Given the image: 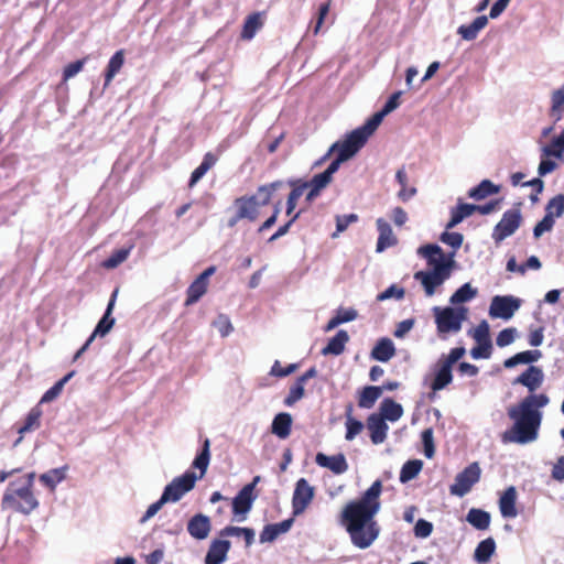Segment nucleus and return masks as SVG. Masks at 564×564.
<instances>
[{
  "label": "nucleus",
  "mask_w": 564,
  "mask_h": 564,
  "mask_svg": "<svg viewBox=\"0 0 564 564\" xmlns=\"http://www.w3.org/2000/svg\"><path fill=\"white\" fill-rule=\"evenodd\" d=\"M544 382V372L540 367L530 366L513 381V384H522L530 391L519 404L508 409V415L513 420L510 430L503 433V442L528 444L536 440L541 424L542 413L538 410L549 404L546 394H534Z\"/></svg>",
  "instance_id": "1"
},
{
  "label": "nucleus",
  "mask_w": 564,
  "mask_h": 564,
  "mask_svg": "<svg viewBox=\"0 0 564 564\" xmlns=\"http://www.w3.org/2000/svg\"><path fill=\"white\" fill-rule=\"evenodd\" d=\"M381 491L382 482L376 480L360 499L347 503L341 512L351 542L359 549L369 547L379 535L375 516L380 510Z\"/></svg>",
  "instance_id": "2"
},
{
  "label": "nucleus",
  "mask_w": 564,
  "mask_h": 564,
  "mask_svg": "<svg viewBox=\"0 0 564 564\" xmlns=\"http://www.w3.org/2000/svg\"><path fill=\"white\" fill-rule=\"evenodd\" d=\"M417 253L426 260L427 267L415 272L414 279L421 283L425 296L432 297L451 278L455 265V252L446 254L437 245H425L417 249Z\"/></svg>",
  "instance_id": "3"
},
{
  "label": "nucleus",
  "mask_w": 564,
  "mask_h": 564,
  "mask_svg": "<svg viewBox=\"0 0 564 564\" xmlns=\"http://www.w3.org/2000/svg\"><path fill=\"white\" fill-rule=\"evenodd\" d=\"M360 149L361 147L348 134L343 141L335 142L322 158L321 162L326 161L333 152H338V156L323 173L315 175L310 182H306L308 184L307 188H310L306 200H314L319 195L321 191L327 187L332 182V177L334 173L338 171L340 164L352 158Z\"/></svg>",
  "instance_id": "4"
},
{
  "label": "nucleus",
  "mask_w": 564,
  "mask_h": 564,
  "mask_svg": "<svg viewBox=\"0 0 564 564\" xmlns=\"http://www.w3.org/2000/svg\"><path fill=\"white\" fill-rule=\"evenodd\" d=\"M282 185V182H273L260 186L254 195L243 196L237 198L229 212L231 216L228 219V226L235 227L240 220L254 221L260 213V209L268 205L273 193Z\"/></svg>",
  "instance_id": "5"
},
{
  "label": "nucleus",
  "mask_w": 564,
  "mask_h": 564,
  "mask_svg": "<svg viewBox=\"0 0 564 564\" xmlns=\"http://www.w3.org/2000/svg\"><path fill=\"white\" fill-rule=\"evenodd\" d=\"M40 506L34 491L26 486L12 480L8 484L1 498V509L24 516L31 514Z\"/></svg>",
  "instance_id": "6"
},
{
  "label": "nucleus",
  "mask_w": 564,
  "mask_h": 564,
  "mask_svg": "<svg viewBox=\"0 0 564 564\" xmlns=\"http://www.w3.org/2000/svg\"><path fill=\"white\" fill-rule=\"evenodd\" d=\"M435 324L440 336L460 332L463 323L467 319L468 308L465 306H435L433 308Z\"/></svg>",
  "instance_id": "7"
},
{
  "label": "nucleus",
  "mask_w": 564,
  "mask_h": 564,
  "mask_svg": "<svg viewBox=\"0 0 564 564\" xmlns=\"http://www.w3.org/2000/svg\"><path fill=\"white\" fill-rule=\"evenodd\" d=\"M401 95V91L392 94L389 100L386 102V105L379 112L375 113L365 122L364 126L352 130L350 133H348V135L352 140H355V142L358 143V145L362 148L368 141V139L378 129L383 118L400 106Z\"/></svg>",
  "instance_id": "8"
},
{
  "label": "nucleus",
  "mask_w": 564,
  "mask_h": 564,
  "mask_svg": "<svg viewBox=\"0 0 564 564\" xmlns=\"http://www.w3.org/2000/svg\"><path fill=\"white\" fill-rule=\"evenodd\" d=\"M199 479L197 475L187 470L182 476L174 478L163 490V500L172 503L180 501L187 492L194 487L196 481Z\"/></svg>",
  "instance_id": "9"
},
{
  "label": "nucleus",
  "mask_w": 564,
  "mask_h": 564,
  "mask_svg": "<svg viewBox=\"0 0 564 564\" xmlns=\"http://www.w3.org/2000/svg\"><path fill=\"white\" fill-rule=\"evenodd\" d=\"M315 497V488L305 478L296 481L292 496V514L299 517L305 512Z\"/></svg>",
  "instance_id": "10"
},
{
  "label": "nucleus",
  "mask_w": 564,
  "mask_h": 564,
  "mask_svg": "<svg viewBox=\"0 0 564 564\" xmlns=\"http://www.w3.org/2000/svg\"><path fill=\"white\" fill-rule=\"evenodd\" d=\"M521 301L512 295H496L489 306V315L492 318L508 321L520 308Z\"/></svg>",
  "instance_id": "11"
},
{
  "label": "nucleus",
  "mask_w": 564,
  "mask_h": 564,
  "mask_svg": "<svg viewBox=\"0 0 564 564\" xmlns=\"http://www.w3.org/2000/svg\"><path fill=\"white\" fill-rule=\"evenodd\" d=\"M480 473L481 470L477 463L467 466L456 476L455 482L449 488L451 494L457 497H464L469 492L471 487L478 482Z\"/></svg>",
  "instance_id": "12"
},
{
  "label": "nucleus",
  "mask_w": 564,
  "mask_h": 564,
  "mask_svg": "<svg viewBox=\"0 0 564 564\" xmlns=\"http://www.w3.org/2000/svg\"><path fill=\"white\" fill-rule=\"evenodd\" d=\"M521 213L519 209L507 210L501 220L496 225L492 231V239L496 243H500L506 238L513 235L521 224Z\"/></svg>",
  "instance_id": "13"
},
{
  "label": "nucleus",
  "mask_w": 564,
  "mask_h": 564,
  "mask_svg": "<svg viewBox=\"0 0 564 564\" xmlns=\"http://www.w3.org/2000/svg\"><path fill=\"white\" fill-rule=\"evenodd\" d=\"M257 496L252 494V486H245L232 500L234 521L243 522Z\"/></svg>",
  "instance_id": "14"
},
{
  "label": "nucleus",
  "mask_w": 564,
  "mask_h": 564,
  "mask_svg": "<svg viewBox=\"0 0 564 564\" xmlns=\"http://www.w3.org/2000/svg\"><path fill=\"white\" fill-rule=\"evenodd\" d=\"M215 267H209L192 282L186 291V306L195 304L203 295L206 294L209 285V278L215 273Z\"/></svg>",
  "instance_id": "15"
},
{
  "label": "nucleus",
  "mask_w": 564,
  "mask_h": 564,
  "mask_svg": "<svg viewBox=\"0 0 564 564\" xmlns=\"http://www.w3.org/2000/svg\"><path fill=\"white\" fill-rule=\"evenodd\" d=\"M210 530V519L203 513L195 514L187 523V532L196 540H205L209 535Z\"/></svg>",
  "instance_id": "16"
},
{
  "label": "nucleus",
  "mask_w": 564,
  "mask_h": 564,
  "mask_svg": "<svg viewBox=\"0 0 564 564\" xmlns=\"http://www.w3.org/2000/svg\"><path fill=\"white\" fill-rule=\"evenodd\" d=\"M315 462L318 466L332 470L336 475H341L348 470V463L343 454L333 456L318 453Z\"/></svg>",
  "instance_id": "17"
},
{
  "label": "nucleus",
  "mask_w": 564,
  "mask_h": 564,
  "mask_svg": "<svg viewBox=\"0 0 564 564\" xmlns=\"http://www.w3.org/2000/svg\"><path fill=\"white\" fill-rule=\"evenodd\" d=\"M518 499V492L516 487H508L499 498V510L503 518L513 519L518 516L516 502Z\"/></svg>",
  "instance_id": "18"
},
{
  "label": "nucleus",
  "mask_w": 564,
  "mask_h": 564,
  "mask_svg": "<svg viewBox=\"0 0 564 564\" xmlns=\"http://www.w3.org/2000/svg\"><path fill=\"white\" fill-rule=\"evenodd\" d=\"M230 546L231 544L228 540H214L206 554L205 564L224 563L227 558Z\"/></svg>",
  "instance_id": "19"
},
{
  "label": "nucleus",
  "mask_w": 564,
  "mask_h": 564,
  "mask_svg": "<svg viewBox=\"0 0 564 564\" xmlns=\"http://www.w3.org/2000/svg\"><path fill=\"white\" fill-rule=\"evenodd\" d=\"M367 427L370 431V437L373 444L384 442L389 427L381 416L371 414L367 420Z\"/></svg>",
  "instance_id": "20"
},
{
  "label": "nucleus",
  "mask_w": 564,
  "mask_h": 564,
  "mask_svg": "<svg viewBox=\"0 0 564 564\" xmlns=\"http://www.w3.org/2000/svg\"><path fill=\"white\" fill-rule=\"evenodd\" d=\"M488 24L487 15H478L470 24H463L457 29V34L465 41H474L480 31Z\"/></svg>",
  "instance_id": "21"
},
{
  "label": "nucleus",
  "mask_w": 564,
  "mask_h": 564,
  "mask_svg": "<svg viewBox=\"0 0 564 564\" xmlns=\"http://www.w3.org/2000/svg\"><path fill=\"white\" fill-rule=\"evenodd\" d=\"M453 380L452 367L438 359L434 368V379L431 383L433 391H440L448 386Z\"/></svg>",
  "instance_id": "22"
},
{
  "label": "nucleus",
  "mask_w": 564,
  "mask_h": 564,
  "mask_svg": "<svg viewBox=\"0 0 564 564\" xmlns=\"http://www.w3.org/2000/svg\"><path fill=\"white\" fill-rule=\"evenodd\" d=\"M377 229L379 231V238L377 242V251L381 252L384 249L395 245L397 239L392 232L390 225L383 219L379 218L376 221Z\"/></svg>",
  "instance_id": "23"
},
{
  "label": "nucleus",
  "mask_w": 564,
  "mask_h": 564,
  "mask_svg": "<svg viewBox=\"0 0 564 564\" xmlns=\"http://www.w3.org/2000/svg\"><path fill=\"white\" fill-rule=\"evenodd\" d=\"M293 524V519L284 520L280 523L268 524L260 534V542H273L279 535L286 533Z\"/></svg>",
  "instance_id": "24"
},
{
  "label": "nucleus",
  "mask_w": 564,
  "mask_h": 564,
  "mask_svg": "<svg viewBox=\"0 0 564 564\" xmlns=\"http://www.w3.org/2000/svg\"><path fill=\"white\" fill-rule=\"evenodd\" d=\"M116 294H117V291L112 294V297L111 300L109 301L108 303V306H107V310L102 316V318L98 322L95 330L93 332V334L89 336V337H93V340L97 337V336H100V337H104L105 335H107L110 329L112 328L113 324H115V318L111 317V313H112V308H113V305H115V299H116Z\"/></svg>",
  "instance_id": "25"
},
{
  "label": "nucleus",
  "mask_w": 564,
  "mask_h": 564,
  "mask_svg": "<svg viewBox=\"0 0 564 564\" xmlns=\"http://www.w3.org/2000/svg\"><path fill=\"white\" fill-rule=\"evenodd\" d=\"M395 355V347L390 338H381L372 348L371 357L378 361L387 362Z\"/></svg>",
  "instance_id": "26"
},
{
  "label": "nucleus",
  "mask_w": 564,
  "mask_h": 564,
  "mask_svg": "<svg viewBox=\"0 0 564 564\" xmlns=\"http://www.w3.org/2000/svg\"><path fill=\"white\" fill-rule=\"evenodd\" d=\"M292 416L289 413H279L272 421L271 431L280 438H286L290 435Z\"/></svg>",
  "instance_id": "27"
},
{
  "label": "nucleus",
  "mask_w": 564,
  "mask_h": 564,
  "mask_svg": "<svg viewBox=\"0 0 564 564\" xmlns=\"http://www.w3.org/2000/svg\"><path fill=\"white\" fill-rule=\"evenodd\" d=\"M496 551V542L492 538H487L478 543L475 553L474 560L478 564H486L490 561L491 556Z\"/></svg>",
  "instance_id": "28"
},
{
  "label": "nucleus",
  "mask_w": 564,
  "mask_h": 564,
  "mask_svg": "<svg viewBox=\"0 0 564 564\" xmlns=\"http://www.w3.org/2000/svg\"><path fill=\"white\" fill-rule=\"evenodd\" d=\"M476 212V205L473 204H458L451 212V219L446 225V229L454 228L459 223H462L465 218L471 216Z\"/></svg>",
  "instance_id": "29"
},
{
  "label": "nucleus",
  "mask_w": 564,
  "mask_h": 564,
  "mask_svg": "<svg viewBox=\"0 0 564 564\" xmlns=\"http://www.w3.org/2000/svg\"><path fill=\"white\" fill-rule=\"evenodd\" d=\"M66 470L67 467L50 469L40 476V481L51 491H54L57 485L66 478Z\"/></svg>",
  "instance_id": "30"
},
{
  "label": "nucleus",
  "mask_w": 564,
  "mask_h": 564,
  "mask_svg": "<svg viewBox=\"0 0 564 564\" xmlns=\"http://www.w3.org/2000/svg\"><path fill=\"white\" fill-rule=\"evenodd\" d=\"M349 340V336L346 330H339L327 344L326 347L323 348L322 354L324 356L327 355H334L338 356L340 355L344 349L345 345Z\"/></svg>",
  "instance_id": "31"
},
{
  "label": "nucleus",
  "mask_w": 564,
  "mask_h": 564,
  "mask_svg": "<svg viewBox=\"0 0 564 564\" xmlns=\"http://www.w3.org/2000/svg\"><path fill=\"white\" fill-rule=\"evenodd\" d=\"M542 156L561 159L564 154V130L552 139L550 143L541 145Z\"/></svg>",
  "instance_id": "32"
},
{
  "label": "nucleus",
  "mask_w": 564,
  "mask_h": 564,
  "mask_svg": "<svg viewBox=\"0 0 564 564\" xmlns=\"http://www.w3.org/2000/svg\"><path fill=\"white\" fill-rule=\"evenodd\" d=\"M380 415L384 421L395 422L403 415V408L401 404L391 399H384L380 405Z\"/></svg>",
  "instance_id": "33"
},
{
  "label": "nucleus",
  "mask_w": 564,
  "mask_h": 564,
  "mask_svg": "<svg viewBox=\"0 0 564 564\" xmlns=\"http://www.w3.org/2000/svg\"><path fill=\"white\" fill-rule=\"evenodd\" d=\"M466 521L477 530H486L490 524V514L481 509L471 508Z\"/></svg>",
  "instance_id": "34"
},
{
  "label": "nucleus",
  "mask_w": 564,
  "mask_h": 564,
  "mask_svg": "<svg viewBox=\"0 0 564 564\" xmlns=\"http://www.w3.org/2000/svg\"><path fill=\"white\" fill-rule=\"evenodd\" d=\"M395 180L400 185L398 198L402 202H408L416 194V188L408 185V175L404 169H400L395 173Z\"/></svg>",
  "instance_id": "35"
},
{
  "label": "nucleus",
  "mask_w": 564,
  "mask_h": 564,
  "mask_svg": "<svg viewBox=\"0 0 564 564\" xmlns=\"http://www.w3.org/2000/svg\"><path fill=\"white\" fill-rule=\"evenodd\" d=\"M382 388L369 386L364 388L359 394L358 405L364 409H370L376 401L381 397Z\"/></svg>",
  "instance_id": "36"
},
{
  "label": "nucleus",
  "mask_w": 564,
  "mask_h": 564,
  "mask_svg": "<svg viewBox=\"0 0 564 564\" xmlns=\"http://www.w3.org/2000/svg\"><path fill=\"white\" fill-rule=\"evenodd\" d=\"M551 104V117L560 121L564 117V84L552 93Z\"/></svg>",
  "instance_id": "37"
},
{
  "label": "nucleus",
  "mask_w": 564,
  "mask_h": 564,
  "mask_svg": "<svg viewBox=\"0 0 564 564\" xmlns=\"http://www.w3.org/2000/svg\"><path fill=\"white\" fill-rule=\"evenodd\" d=\"M541 358V351L539 350H527L514 355L511 358L505 360L503 365L506 368H512L519 364H531L538 361Z\"/></svg>",
  "instance_id": "38"
},
{
  "label": "nucleus",
  "mask_w": 564,
  "mask_h": 564,
  "mask_svg": "<svg viewBox=\"0 0 564 564\" xmlns=\"http://www.w3.org/2000/svg\"><path fill=\"white\" fill-rule=\"evenodd\" d=\"M293 186L292 192L290 193L286 202V215L293 216V212L296 207L299 198L304 194L305 189H307V183H301L300 181L290 182Z\"/></svg>",
  "instance_id": "39"
},
{
  "label": "nucleus",
  "mask_w": 564,
  "mask_h": 564,
  "mask_svg": "<svg viewBox=\"0 0 564 564\" xmlns=\"http://www.w3.org/2000/svg\"><path fill=\"white\" fill-rule=\"evenodd\" d=\"M478 294L476 288H473L470 283L463 284L449 299L452 305H458L466 303L475 299Z\"/></svg>",
  "instance_id": "40"
},
{
  "label": "nucleus",
  "mask_w": 564,
  "mask_h": 564,
  "mask_svg": "<svg viewBox=\"0 0 564 564\" xmlns=\"http://www.w3.org/2000/svg\"><path fill=\"white\" fill-rule=\"evenodd\" d=\"M346 435L347 441H352L362 430L364 424L352 416V405L346 408Z\"/></svg>",
  "instance_id": "41"
},
{
  "label": "nucleus",
  "mask_w": 564,
  "mask_h": 564,
  "mask_svg": "<svg viewBox=\"0 0 564 564\" xmlns=\"http://www.w3.org/2000/svg\"><path fill=\"white\" fill-rule=\"evenodd\" d=\"M74 371H70L62 379H59L52 388H50L41 398L40 403H50L57 399L62 393L65 384L73 378Z\"/></svg>",
  "instance_id": "42"
},
{
  "label": "nucleus",
  "mask_w": 564,
  "mask_h": 564,
  "mask_svg": "<svg viewBox=\"0 0 564 564\" xmlns=\"http://www.w3.org/2000/svg\"><path fill=\"white\" fill-rule=\"evenodd\" d=\"M123 63H124V55H123V51L120 50V51L116 52L115 55L109 61L107 72L105 75V86H108L111 83L113 77L121 69Z\"/></svg>",
  "instance_id": "43"
},
{
  "label": "nucleus",
  "mask_w": 564,
  "mask_h": 564,
  "mask_svg": "<svg viewBox=\"0 0 564 564\" xmlns=\"http://www.w3.org/2000/svg\"><path fill=\"white\" fill-rule=\"evenodd\" d=\"M499 192V187L488 180H484L480 184L468 192V196L474 199H484L491 194Z\"/></svg>",
  "instance_id": "44"
},
{
  "label": "nucleus",
  "mask_w": 564,
  "mask_h": 564,
  "mask_svg": "<svg viewBox=\"0 0 564 564\" xmlns=\"http://www.w3.org/2000/svg\"><path fill=\"white\" fill-rule=\"evenodd\" d=\"M261 15L259 13L250 15L245 22L241 37L245 40H251L256 35V33L261 29Z\"/></svg>",
  "instance_id": "45"
},
{
  "label": "nucleus",
  "mask_w": 564,
  "mask_h": 564,
  "mask_svg": "<svg viewBox=\"0 0 564 564\" xmlns=\"http://www.w3.org/2000/svg\"><path fill=\"white\" fill-rule=\"evenodd\" d=\"M131 250L132 246L116 250L107 260L102 262V267L106 269L117 268L128 259Z\"/></svg>",
  "instance_id": "46"
},
{
  "label": "nucleus",
  "mask_w": 564,
  "mask_h": 564,
  "mask_svg": "<svg viewBox=\"0 0 564 564\" xmlns=\"http://www.w3.org/2000/svg\"><path fill=\"white\" fill-rule=\"evenodd\" d=\"M422 465V462L416 459L406 462L401 469L400 481L408 482L411 479L415 478L417 474L421 471Z\"/></svg>",
  "instance_id": "47"
},
{
  "label": "nucleus",
  "mask_w": 564,
  "mask_h": 564,
  "mask_svg": "<svg viewBox=\"0 0 564 564\" xmlns=\"http://www.w3.org/2000/svg\"><path fill=\"white\" fill-rule=\"evenodd\" d=\"M209 440H205L202 453L197 455L193 462V466L200 470L199 475H197L199 479L203 478V476L205 475L209 464Z\"/></svg>",
  "instance_id": "48"
},
{
  "label": "nucleus",
  "mask_w": 564,
  "mask_h": 564,
  "mask_svg": "<svg viewBox=\"0 0 564 564\" xmlns=\"http://www.w3.org/2000/svg\"><path fill=\"white\" fill-rule=\"evenodd\" d=\"M305 395V384L296 379L294 384L290 387L289 393L284 399V404L286 406L294 405L297 401H300Z\"/></svg>",
  "instance_id": "49"
},
{
  "label": "nucleus",
  "mask_w": 564,
  "mask_h": 564,
  "mask_svg": "<svg viewBox=\"0 0 564 564\" xmlns=\"http://www.w3.org/2000/svg\"><path fill=\"white\" fill-rule=\"evenodd\" d=\"M41 416H42V411L37 406L33 408L29 412L23 426L20 427L19 433L24 434V433H28V432H31V431L37 429L40 426Z\"/></svg>",
  "instance_id": "50"
},
{
  "label": "nucleus",
  "mask_w": 564,
  "mask_h": 564,
  "mask_svg": "<svg viewBox=\"0 0 564 564\" xmlns=\"http://www.w3.org/2000/svg\"><path fill=\"white\" fill-rule=\"evenodd\" d=\"M546 215L552 217H561L564 214V195L558 194L551 198L545 207Z\"/></svg>",
  "instance_id": "51"
},
{
  "label": "nucleus",
  "mask_w": 564,
  "mask_h": 564,
  "mask_svg": "<svg viewBox=\"0 0 564 564\" xmlns=\"http://www.w3.org/2000/svg\"><path fill=\"white\" fill-rule=\"evenodd\" d=\"M212 325L218 330L221 337L229 336L234 330L230 318L225 314H218Z\"/></svg>",
  "instance_id": "52"
},
{
  "label": "nucleus",
  "mask_w": 564,
  "mask_h": 564,
  "mask_svg": "<svg viewBox=\"0 0 564 564\" xmlns=\"http://www.w3.org/2000/svg\"><path fill=\"white\" fill-rule=\"evenodd\" d=\"M358 216L356 214L343 215L336 217V231L333 234V238H336L340 232L345 231L347 227L356 223Z\"/></svg>",
  "instance_id": "53"
},
{
  "label": "nucleus",
  "mask_w": 564,
  "mask_h": 564,
  "mask_svg": "<svg viewBox=\"0 0 564 564\" xmlns=\"http://www.w3.org/2000/svg\"><path fill=\"white\" fill-rule=\"evenodd\" d=\"M464 237L459 232L445 231L441 236V241L452 247L454 250L460 248Z\"/></svg>",
  "instance_id": "54"
},
{
  "label": "nucleus",
  "mask_w": 564,
  "mask_h": 564,
  "mask_svg": "<svg viewBox=\"0 0 564 564\" xmlns=\"http://www.w3.org/2000/svg\"><path fill=\"white\" fill-rule=\"evenodd\" d=\"M299 368L297 364H290L286 368H282L279 360H275L271 367L270 375L283 378L293 373Z\"/></svg>",
  "instance_id": "55"
},
{
  "label": "nucleus",
  "mask_w": 564,
  "mask_h": 564,
  "mask_svg": "<svg viewBox=\"0 0 564 564\" xmlns=\"http://www.w3.org/2000/svg\"><path fill=\"white\" fill-rule=\"evenodd\" d=\"M554 223L555 220L545 214L543 219L539 221L533 229L534 237L540 238L544 232L551 231Z\"/></svg>",
  "instance_id": "56"
},
{
  "label": "nucleus",
  "mask_w": 564,
  "mask_h": 564,
  "mask_svg": "<svg viewBox=\"0 0 564 564\" xmlns=\"http://www.w3.org/2000/svg\"><path fill=\"white\" fill-rule=\"evenodd\" d=\"M404 296V290L402 288H398L397 285L389 286L386 291L378 294L377 300L380 302L387 301L389 299L401 300Z\"/></svg>",
  "instance_id": "57"
},
{
  "label": "nucleus",
  "mask_w": 564,
  "mask_h": 564,
  "mask_svg": "<svg viewBox=\"0 0 564 564\" xmlns=\"http://www.w3.org/2000/svg\"><path fill=\"white\" fill-rule=\"evenodd\" d=\"M474 339L477 343H490L489 338V325L486 321H482L474 330Z\"/></svg>",
  "instance_id": "58"
},
{
  "label": "nucleus",
  "mask_w": 564,
  "mask_h": 564,
  "mask_svg": "<svg viewBox=\"0 0 564 564\" xmlns=\"http://www.w3.org/2000/svg\"><path fill=\"white\" fill-rule=\"evenodd\" d=\"M86 61H87V57L68 64L64 69L63 79L68 80L72 77H74L75 75H77L83 69Z\"/></svg>",
  "instance_id": "59"
},
{
  "label": "nucleus",
  "mask_w": 564,
  "mask_h": 564,
  "mask_svg": "<svg viewBox=\"0 0 564 564\" xmlns=\"http://www.w3.org/2000/svg\"><path fill=\"white\" fill-rule=\"evenodd\" d=\"M516 338V329L514 328H506L499 333L497 336L496 343L499 347H506L514 341Z\"/></svg>",
  "instance_id": "60"
},
{
  "label": "nucleus",
  "mask_w": 564,
  "mask_h": 564,
  "mask_svg": "<svg viewBox=\"0 0 564 564\" xmlns=\"http://www.w3.org/2000/svg\"><path fill=\"white\" fill-rule=\"evenodd\" d=\"M432 531V523L423 519H420L414 527V534L416 538H427L431 535Z\"/></svg>",
  "instance_id": "61"
},
{
  "label": "nucleus",
  "mask_w": 564,
  "mask_h": 564,
  "mask_svg": "<svg viewBox=\"0 0 564 564\" xmlns=\"http://www.w3.org/2000/svg\"><path fill=\"white\" fill-rule=\"evenodd\" d=\"M165 503H167V501H164L163 500V496H161V498L156 502H154V503H152V505H150L148 507L145 513L140 519V522L141 523H145L147 521H149L151 518H153L161 510V508Z\"/></svg>",
  "instance_id": "62"
},
{
  "label": "nucleus",
  "mask_w": 564,
  "mask_h": 564,
  "mask_svg": "<svg viewBox=\"0 0 564 564\" xmlns=\"http://www.w3.org/2000/svg\"><path fill=\"white\" fill-rule=\"evenodd\" d=\"M465 354V349L463 347L453 348L447 356H442L440 358L441 361L453 367Z\"/></svg>",
  "instance_id": "63"
},
{
  "label": "nucleus",
  "mask_w": 564,
  "mask_h": 564,
  "mask_svg": "<svg viewBox=\"0 0 564 564\" xmlns=\"http://www.w3.org/2000/svg\"><path fill=\"white\" fill-rule=\"evenodd\" d=\"M414 319L413 318H408V319H404L402 322H400L394 332H393V335L397 337V338H403L414 326Z\"/></svg>",
  "instance_id": "64"
}]
</instances>
